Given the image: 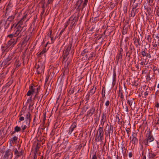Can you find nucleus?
Returning a JSON list of instances; mask_svg holds the SVG:
<instances>
[{
    "mask_svg": "<svg viewBox=\"0 0 159 159\" xmlns=\"http://www.w3.org/2000/svg\"><path fill=\"white\" fill-rule=\"evenodd\" d=\"M27 15H25L24 16L23 18L21 19L19 23L16 26H17L15 31V32L13 34L14 37L18 38H20L22 35H23V33L25 30L24 26H21L23 21L26 18Z\"/></svg>",
    "mask_w": 159,
    "mask_h": 159,
    "instance_id": "nucleus-1",
    "label": "nucleus"
},
{
    "mask_svg": "<svg viewBox=\"0 0 159 159\" xmlns=\"http://www.w3.org/2000/svg\"><path fill=\"white\" fill-rule=\"evenodd\" d=\"M132 8L131 13V16L134 17L138 13L139 8L142 2L133 1Z\"/></svg>",
    "mask_w": 159,
    "mask_h": 159,
    "instance_id": "nucleus-2",
    "label": "nucleus"
},
{
    "mask_svg": "<svg viewBox=\"0 0 159 159\" xmlns=\"http://www.w3.org/2000/svg\"><path fill=\"white\" fill-rule=\"evenodd\" d=\"M24 116L25 117V121L26 125L29 126L31 120V114L29 112H25L21 111L20 113L19 116Z\"/></svg>",
    "mask_w": 159,
    "mask_h": 159,
    "instance_id": "nucleus-3",
    "label": "nucleus"
},
{
    "mask_svg": "<svg viewBox=\"0 0 159 159\" xmlns=\"http://www.w3.org/2000/svg\"><path fill=\"white\" fill-rule=\"evenodd\" d=\"M103 129L102 127H99L97 132L96 137L98 141H102L103 139Z\"/></svg>",
    "mask_w": 159,
    "mask_h": 159,
    "instance_id": "nucleus-4",
    "label": "nucleus"
},
{
    "mask_svg": "<svg viewBox=\"0 0 159 159\" xmlns=\"http://www.w3.org/2000/svg\"><path fill=\"white\" fill-rule=\"evenodd\" d=\"M44 67L45 66L43 64L40 62L39 63L36 67L37 74H39L43 72Z\"/></svg>",
    "mask_w": 159,
    "mask_h": 159,
    "instance_id": "nucleus-5",
    "label": "nucleus"
},
{
    "mask_svg": "<svg viewBox=\"0 0 159 159\" xmlns=\"http://www.w3.org/2000/svg\"><path fill=\"white\" fill-rule=\"evenodd\" d=\"M17 39L18 38H16L11 39L7 43V46L9 47L11 45L13 46L16 43Z\"/></svg>",
    "mask_w": 159,
    "mask_h": 159,
    "instance_id": "nucleus-6",
    "label": "nucleus"
},
{
    "mask_svg": "<svg viewBox=\"0 0 159 159\" xmlns=\"http://www.w3.org/2000/svg\"><path fill=\"white\" fill-rule=\"evenodd\" d=\"M13 57V56L12 54H9L5 60L3 61V63L7 66L9 65L11 63V62H10V61L12 59Z\"/></svg>",
    "mask_w": 159,
    "mask_h": 159,
    "instance_id": "nucleus-7",
    "label": "nucleus"
},
{
    "mask_svg": "<svg viewBox=\"0 0 159 159\" xmlns=\"http://www.w3.org/2000/svg\"><path fill=\"white\" fill-rule=\"evenodd\" d=\"M122 49L121 48L119 50L118 53L116 56V61L117 63H118L119 61L121 62L122 60Z\"/></svg>",
    "mask_w": 159,
    "mask_h": 159,
    "instance_id": "nucleus-8",
    "label": "nucleus"
},
{
    "mask_svg": "<svg viewBox=\"0 0 159 159\" xmlns=\"http://www.w3.org/2000/svg\"><path fill=\"white\" fill-rule=\"evenodd\" d=\"M78 18L75 16L71 17L69 20V21L70 23V26L72 27L78 20Z\"/></svg>",
    "mask_w": 159,
    "mask_h": 159,
    "instance_id": "nucleus-9",
    "label": "nucleus"
},
{
    "mask_svg": "<svg viewBox=\"0 0 159 159\" xmlns=\"http://www.w3.org/2000/svg\"><path fill=\"white\" fill-rule=\"evenodd\" d=\"M10 155H11V157H12L13 154L11 152L10 149H9L5 152V154L3 157V159H6V158H8V156Z\"/></svg>",
    "mask_w": 159,
    "mask_h": 159,
    "instance_id": "nucleus-10",
    "label": "nucleus"
},
{
    "mask_svg": "<svg viewBox=\"0 0 159 159\" xmlns=\"http://www.w3.org/2000/svg\"><path fill=\"white\" fill-rule=\"evenodd\" d=\"M76 127V123L74 122L70 127L69 130H68V134L70 135L74 130V129Z\"/></svg>",
    "mask_w": 159,
    "mask_h": 159,
    "instance_id": "nucleus-11",
    "label": "nucleus"
},
{
    "mask_svg": "<svg viewBox=\"0 0 159 159\" xmlns=\"http://www.w3.org/2000/svg\"><path fill=\"white\" fill-rule=\"evenodd\" d=\"M136 133H134L132 134V139L131 140V142H132L134 145L137 144L138 143V140L136 137Z\"/></svg>",
    "mask_w": 159,
    "mask_h": 159,
    "instance_id": "nucleus-12",
    "label": "nucleus"
},
{
    "mask_svg": "<svg viewBox=\"0 0 159 159\" xmlns=\"http://www.w3.org/2000/svg\"><path fill=\"white\" fill-rule=\"evenodd\" d=\"M71 47V44H69L66 48V49L63 51V54H66V55H68L69 51L70 50Z\"/></svg>",
    "mask_w": 159,
    "mask_h": 159,
    "instance_id": "nucleus-13",
    "label": "nucleus"
},
{
    "mask_svg": "<svg viewBox=\"0 0 159 159\" xmlns=\"http://www.w3.org/2000/svg\"><path fill=\"white\" fill-rule=\"evenodd\" d=\"M14 16H9L7 19V20L5 24L6 25L7 24V26H6V27H8V25H9L10 22H11L14 19Z\"/></svg>",
    "mask_w": 159,
    "mask_h": 159,
    "instance_id": "nucleus-14",
    "label": "nucleus"
},
{
    "mask_svg": "<svg viewBox=\"0 0 159 159\" xmlns=\"http://www.w3.org/2000/svg\"><path fill=\"white\" fill-rule=\"evenodd\" d=\"M148 157L149 159H155L156 155L152 152H149L148 153Z\"/></svg>",
    "mask_w": 159,
    "mask_h": 159,
    "instance_id": "nucleus-15",
    "label": "nucleus"
},
{
    "mask_svg": "<svg viewBox=\"0 0 159 159\" xmlns=\"http://www.w3.org/2000/svg\"><path fill=\"white\" fill-rule=\"evenodd\" d=\"M37 87L34 86L33 84L30 85L29 87V89L33 93L34 92H35Z\"/></svg>",
    "mask_w": 159,
    "mask_h": 159,
    "instance_id": "nucleus-16",
    "label": "nucleus"
},
{
    "mask_svg": "<svg viewBox=\"0 0 159 159\" xmlns=\"http://www.w3.org/2000/svg\"><path fill=\"white\" fill-rule=\"evenodd\" d=\"M40 89V87H38L36 88V89L35 92H34V93H35V95L34 96V98H38L39 100V99L40 97H38V95L39 92V90Z\"/></svg>",
    "mask_w": 159,
    "mask_h": 159,
    "instance_id": "nucleus-17",
    "label": "nucleus"
},
{
    "mask_svg": "<svg viewBox=\"0 0 159 159\" xmlns=\"http://www.w3.org/2000/svg\"><path fill=\"white\" fill-rule=\"evenodd\" d=\"M14 151L15 155H16V158L21 155V152H19L16 148L14 149Z\"/></svg>",
    "mask_w": 159,
    "mask_h": 159,
    "instance_id": "nucleus-18",
    "label": "nucleus"
},
{
    "mask_svg": "<svg viewBox=\"0 0 159 159\" xmlns=\"http://www.w3.org/2000/svg\"><path fill=\"white\" fill-rule=\"evenodd\" d=\"M147 139H148L149 142L152 141L154 140V138L152 135H151L150 133L149 134L148 137H147Z\"/></svg>",
    "mask_w": 159,
    "mask_h": 159,
    "instance_id": "nucleus-19",
    "label": "nucleus"
},
{
    "mask_svg": "<svg viewBox=\"0 0 159 159\" xmlns=\"http://www.w3.org/2000/svg\"><path fill=\"white\" fill-rule=\"evenodd\" d=\"M119 96L120 98V100L122 102V104L123 105V102L125 100L123 93L122 92H120V93L119 92Z\"/></svg>",
    "mask_w": 159,
    "mask_h": 159,
    "instance_id": "nucleus-20",
    "label": "nucleus"
},
{
    "mask_svg": "<svg viewBox=\"0 0 159 159\" xmlns=\"http://www.w3.org/2000/svg\"><path fill=\"white\" fill-rule=\"evenodd\" d=\"M83 2V0H78L76 4V7H78L77 9H80V7Z\"/></svg>",
    "mask_w": 159,
    "mask_h": 159,
    "instance_id": "nucleus-21",
    "label": "nucleus"
},
{
    "mask_svg": "<svg viewBox=\"0 0 159 159\" xmlns=\"http://www.w3.org/2000/svg\"><path fill=\"white\" fill-rule=\"evenodd\" d=\"M134 43L136 45V47H138V44L140 45V41L139 39L135 38L134 41Z\"/></svg>",
    "mask_w": 159,
    "mask_h": 159,
    "instance_id": "nucleus-22",
    "label": "nucleus"
},
{
    "mask_svg": "<svg viewBox=\"0 0 159 159\" xmlns=\"http://www.w3.org/2000/svg\"><path fill=\"white\" fill-rule=\"evenodd\" d=\"M96 87L95 88V89L93 87L92 88L90 91V92H89V95H92L95 92L96 89Z\"/></svg>",
    "mask_w": 159,
    "mask_h": 159,
    "instance_id": "nucleus-23",
    "label": "nucleus"
},
{
    "mask_svg": "<svg viewBox=\"0 0 159 159\" xmlns=\"http://www.w3.org/2000/svg\"><path fill=\"white\" fill-rule=\"evenodd\" d=\"M134 100V99H128L127 100V103L129 104V106H131L133 103L134 104L135 102H133V101Z\"/></svg>",
    "mask_w": 159,
    "mask_h": 159,
    "instance_id": "nucleus-24",
    "label": "nucleus"
},
{
    "mask_svg": "<svg viewBox=\"0 0 159 159\" xmlns=\"http://www.w3.org/2000/svg\"><path fill=\"white\" fill-rule=\"evenodd\" d=\"M89 51L87 50L86 49H85L81 53V55L83 56L85 55V56H87V54L86 53H87Z\"/></svg>",
    "mask_w": 159,
    "mask_h": 159,
    "instance_id": "nucleus-25",
    "label": "nucleus"
},
{
    "mask_svg": "<svg viewBox=\"0 0 159 159\" xmlns=\"http://www.w3.org/2000/svg\"><path fill=\"white\" fill-rule=\"evenodd\" d=\"M21 130L20 127L16 126L14 128V130L16 132H18L20 131Z\"/></svg>",
    "mask_w": 159,
    "mask_h": 159,
    "instance_id": "nucleus-26",
    "label": "nucleus"
},
{
    "mask_svg": "<svg viewBox=\"0 0 159 159\" xmlns=\"http://www.w3.org/2000/svg\"><path fill=\"white\" fill-rule=\"evenodd\" d=\"M88 0H84V3L82 5V10H83V8L85 7V6H86L87 4V2H88Z\"/></svg>",
    "mask_w": 159,
    "mask_h": 159,
    "instance_id": "nucleus-27",
    "label": "nucleus"
},
{
    "mask_svg": "<svg viewBox=\"0 0 159 159\" xmlns=\"http://www.w3.org/2000/svg\"><path fill=\"white\" fill-rule=\"evenodd\" d=\"M18 139L17 137L16 136H14L11 138V142L12 143H14Z\"/></svg>",
    "mask_w": 159,
    "mask_h": 159,
    "instance_id": "nucleus-28",
    "label": "nucleus"
},
{
    "mask_svg": "<svg viewBox=\"0 0 159 159\" xmlns=\"http://www.w3.org/2000/svg\"><path fill=\"white\" fill-rule=\"evenodd\" d=\"M106 115L104 113L102 114V116L101 120H106Z\"/></svg>",
    "mask_w": 159,
    "mask_h": 159,
    "instance_id": "nucleus-29",
    "label": "nucleus"
},
{
    "mask_svg": "<svg viewBox=\"0 0 159 159\" xmlns=\"http://www.w3.org/2000/svg\"><path fill=\"white\" fill-rule=\"evenodd\" d=\"M31 34H29V35L28 36H26L25 39H24V41L26 42H27L29 39L30 37V35Z\"/></svg>",
    "mask_w": 159,
    "mask_h": 159,
    "instance_id": "nucleus-30",
    "label": "nucleus"
},
{
    "mask_svg": "<svg viewBox=\"0 0 159 159\" xmlns=\"http://www.w3.org/2000/svg\"><path fill=\"white\" fill-rule=\"evenodd\" d=\"M148 142L149 141L148 139L146 138L144 140L143 143L145 145H148Z\"/></svg>",
    "mask_w": 159,
    "mask_h": 159,
    "instance_id": "nucleus-31",
    "label": "nucleus"
},
{
    "mask_svg": "<svg viewBox=\"0 0 159 159\" xmlns=\"http://www.w3.org/2000/svg\"><path fill=\"white\" fill-rule=\"evenodd\" d=\"M7 48H6V47L2 46V47H1V51L2 52V53H3L4 52H5L6 51H7Z\"/></svg>",
    "mask_w": 159,
    "mask_h": 159,
    "instance_id": "nucleus-32",
    "label": "nucleus"
},
{
    "mask_svg": "<svg viewBox=\"0 0 159 159\" xmlns=\"http://www.w3.org/2000/svg\"><path fill=\"white\" fill-rule=\"evenodd\" d=\"M105 89L104 87H103L102 89V97H104L105 96Z\"/></svg>",
    "mask_w": 159,
    "mask_h": 159,
    "instance_id": "nucleus-33",
    "label": "nucleus"
},
{
    "mask_svg": "<svg viewBox=\"0 0 159 159\" xmlns=\"http://www.w3.org/2000/svg\"><path fill=\"white\" fill-rule=\"evenodd\" d=\"M113 127L112 125H111L110 126V129H109V133H110L111 132V133H113Z\"/></svg>",
    "mask_w": 159,
    "mask_h": 159,
    "instance_id": "nucleus-34",
    "label": "nucleus"
},
{
    "mask_svg": "<svg viewBox=\"0 0 159 159\" xmlns=\"http://www.w3.org/2000/svg\"><path fill=\"white\" fill-rule=\"evenodd\" d=\"M23 116H20V118H19V121L20 122L21 121H23L25 120V118Z\"/></svg>",
    "mask_w": 159,
    "mask_h": 159,
    "instance_id": "nucleus-35",
    "label": "nucleus"
},
{
    "mask_svg": "<svg viewBox=\"0 0 159 159\" xmlns=\"http://www.w3.org/2000/svg\"><path fill=\"white\" fill-rule=\"evenodd\" d=\"M141 55L143 57H144L145 56H146L147 55V53L145 52V50H144V51H142L141 52Z\"/></svg>",
    "mask_w": 159,
    "mask_h": 159,
    "instance_id": "nucleus-36",
    "label": "nucleus"
},
{
    "mask_svg": "<svg viewBox=\"0 0 159 159\" xmlns=\"http://www.w3.org/2000/svg\"><path fill=\"white\" fill-rule=\"evenodd\" d=\"M46 52V49H43L40 53L38 55L39 57H40V55Z\"/></svg>",
    "mask_w": 159,
    "mask_h": 159,
    "instance_id": "nucleus-37",
    "label": "nucleus"
},
{
    "mask_svg": "<svg viewBox=\"0 0 159 159\" xmlns=\"http://www.w3.org/2000/svg\"><path fill=\"white\" fill-rule=\"evenodd\" d=\"M33 93H32L29 89V91H28L27 93V95L28 96H30V95H31V94H33Z\"/></svg>",
    "mask_w": 159,
    "mask_h": 159,
    "instance_id": "nucleus-38",
    "label": "nucleus"
},
{
    "mask_svg": "<svg viewBox=\"0 0 159 159\" xmlns=\"http://www.w3.org/2000/svg\"><path fill=\"white\" fill-rule=\"evenodd\" d=\"M123 109L125 110V111L126 112H128V106L127 105H125V107L123 106Z\"/></svg>",
    "mask_w": 159,
    "mask_h": 159,
    "instance_id": "nucleus-39",
    "label": "nucleus"
},
{
    "mask_svg": "<svg viewBox=\"0 0 159 159\" xmlns=\"http://www.w3.org/2000/svg\"><path fill=\"white\" fill-rule=\"evenodd\" d=\"M7 38L9 37V38H10L11 39V38H14L13 34H9V35H8V36H7Z\"/></svg>",
    "mask_w": 159,
    "mask_h": 159,
    "instance_id": "nucleus-40",
    "label": "nucleus"
},
{
    "mask_svg": "<svg viewBox=\"0 0 159 159\" xmlns=\"http://www.w3.org/2000/svg\"><path fill=\"white\" fill-rule=\"evenodd\" d=\"M27 128V126L26 125H24L22 128L21 131L22 133L24 132V130Z\"/></svg>",
    "mask_w": 159,
    "mask_h": 159,
    "instance_id": "nucleus-41",
    "label": "nucleus"
},
{
    "mask_svg": "<svg viewBox=\"0 0 159 159\" xmlns=\"http://www.w3.org/2000/svg\"><path fill=\"white\" fill-rule=\"evenodd\" d=\"M125 130H126V131L127 132V134H128V135H129V133L130 132V128H127Z\"/></svg>",
    "mask_w": 159,
    "mask_h": 159,
    "instance_id": "nucleus-42",
    "label": "nucleus"
},
{
    "mask_svg": "<svg viewBox=\"0 0 159 159\" xmlns=\"http://www.w3.org/2000/svg\"><path fill=\"white\" fill-rule=\"evenodd\" d=\"M110 103V102L109 101H107L106 102L105 104L106 106L107 107L109 105Z\"/></svg>",
    "mask_w": 159,
    "mask_h": 159,
    "instance_id": "nucleus-43",
    "label": "nucleus"
},
{
    "mask_svg": "<svg viewBox=\"0 0 159 159\" xmlns=\"http://www.w3.org/2000/svg\"><path fill=\"white\" fill-rule=\"evenodd\" d=\"M101 123L100 125H101L102 126H103V125H104L105 122L106 121V120H104H104H102V121L101 120Z\"/></svg>",
    "mask_w": 159,
    "mask_h": 159,
    "instance_id": "nucleus-44",
    "label": "nucleus"
},
{
    "mask_svg": "<svg viewBox=\"0 0 159 159\" xmlns=\"http://www.w3.org/2000/svg\"><path fill=\"white\" fill-rule=\"evenodd\" d=\"M153 2V0H149L148 3L150 5H151Z\"/></svg>",
    "mask_w": 159,
    "mask_h": 159,
    "instance_id": "nucleus-45",
    "label": "nucleus"
},
{
    "mask_svg": "<svg viewBox=\"0 0 159 159\" xmlns=\"http://www.w3.org/2000/svg\"><path fill=\"white\" fill-rule=\"evenodd\" d=\"M18 61L17 62H16V63H15L16 66V67H19L20 66V63H18Z\"/></svg>",
    "mask_w": 159,
    "mask_h": 159,
    "instance_id": "nucleus-46",
    "label": "nucleus"
},
{
    "mask_svg": "<svg viewBox=\"0 0 159 159\" xmlns=\"http://www.w3.org/2000/svg\"><path fill=\"white\" fill-rule=\"evenodd\" d=\"M51 34H52V31L51 30L50 31V37L51 38V40L52 41H53L54 40V39L53 37H51Z\"/></svg>",
    "mask_w": 159,
    "mask_h": 159,
    "instance_id": "nucleus-47",
    "label": "nucleus"
},
{
    "mask_svg": "<svg viewBox=\"0 0 159 159\" xmlns=\"http://www.w3.org/2000/svg\"><path fill=\"white\" fill-rule=\"evenodd\" d=\"M90 56L89 57V58H91L95 56L94 55V53L93 52H92L91 54H90Z\"/></svg>",
    "mask_w": 159,
    "mask_h": 159,
    "instance_id": "nucleus-48",
    "label": "nucleus"
},
{
    "mask_svg": "<svg viewBox=\"0 0 159 159\" xmlns=\"http://www.w3.org/2000/svg\"><path fill=\"white\" fill-rule=\"evenodd\" d=\"M146 57H148L149 58H151V55H150V54L149 53H147V55H146Z\"/></svg>",
    "mask_w": 159,
    "mask_h": 159,
    "instance_id": "nucleus-49",
    "label": "nucleus"
},
{
    "mask_svg": "<svg viewBox=\"0 0 159 159\" xmlns=\"http://www.w3.org/2000/svg\"><path fill=\"white\" fill-rule=\"evenodd\" d=\"M92 159H97L96 154L93 155L92 157Z\"/></svg>",
    "mask_w": 159,
    "mask_h": 159,
    "instance_id": "nucleus-50",
    "label": "nucleus"
},
{
    "mask_svg": "<svg viewBox=\"0 0 159 159\" xmlns=\"http://www.w3.org/2000/svg\"><path fill=\"white\" fill-rule=\"evenodd\" d=\"M126 33H127V31H126V30H124V29H123V31L122 32V34H126Z\"/></svg>",
    "mask_w": 159,
    "mask_h": 159,
    "instance_id": "nucleus-51",
    "label": "nucleus"
},
{
    "mask_svg": "<svg viewBox=\"0 0 159 159\" xmlns=\"http://www.w3.org/2000/svg\"><path fill=\"white\" fill-rule=\"evenodd\" d=\"M63 54V59H64V60L65 59L66 57H67L68 55H66V54Z\"/></svg>",
    "mask_w": 159,
    "mask_h": 159,
    "instance_id": "nucleus-52",
    "label": "nucleus"
},
{
    "mask_svg": "<svg viewBox=\"0 0 159 159\" xmlns=\"http://www.w3.org/2000/svg\"><path fill=\"white\" fill-rule=\"evenodd\" d=\"M53 0H48V4H49L51 3Z\"/></svg>",
    "mask_w": 159,
    "mask_h": 159,
    "instance_id": "nucleus-53",
    "label": "nucleus"
},
{
    "mask_svg": "<svg viewBox=\"0 0 159 159\" xmlns=\"http://www.w3.org/2000/svg\"><path fill=\"white\" fill-rule=\"evenodd\" d=\"M155 106L157 108L159 107V103L158 102H157L155 104Z\"/></svg>",
    "mask_w": 159,
    "mask_h": 159,
    "instance_id": "nucleus-54",
    "label": "nucleus"
},
{
    "mask_svg": "<svg viewBox=\"0 0 159 159\" xmlns=\"http://www.w3.org/2000/svg\"><path fill=\"white\" fill-rule=\"evenodd\" d=\"M129 157L130 158H131L132 157V153L130 152V153H129Z\"/></svg>",
    "mask_w": 159,
    "mask_h": 159,
    "instance_id": "nucleus-55",
    "label": "nucleus"
},
{
    "mask_svg": "<svg viewBox=\"0 0 159 159\" xmlns=\"http://www.w3.org/2000/svg\"><path fill=\"white\" fill-rule=\"evenodd\" d=\"M157 15L158 16H159V7L157 9Z\"/></svg>",
    "mask_w": 159,
    "mask_h": 159,
    "instance_id": "nucleus-56",
    "label": "nucleus"
},
{
    "mask_svg": "<svg viewBox=\"0 0 159 159\" xmlns=\"http://www.w3.org/2000/svg\"><path fill=\"white\" fill-rule=\"evenodd\" d=\"M153 47L154 48H156L157 47V44L156 43H154L153 45Z\"/></svg>",
    "mask_w": 159,
    "mask_h": 159,
    "instance_id": "nucleus-57",
    "label": "nucleus"
},
{
    "mask_svg": "<svg viewBox=\"0 0 159 159\" xmlns=\"http://www.w3.org/2000/svg\"><path fill=\"white\" fill-rule=\"evenodd\" d=\"M16 132L15 131V130L14 131H12L11 133V135H12L13 134H14V133H15Z\"/></svg>",
    "mask_w": 159,
    "mask_h": 159,
    "instance_id": "nucleus-58",
    "label": "nucleus"
},
{
    "mask_svg": "<svg viewBox=\"0 0 159 159\" xmlns=\"http://www.w3.org/2000/svg\"><path fill=\"white\" fill-rule=\"evenodd\" d=\"M68 25H69V22H68L67 21L66 22V25L65 26V28H66L67 26Z\"/></svg>",
    "mask_w": 159,
    "mask_h": 159,
    "instance_id": "nucleus-59",
    "label": "nucleus"
},
{
    "mask_svg": "<svg viewBox=\"0 0 159 159\" xmlns=\"http://www.w3.org/2000/svg\"><path fill=\"white\" fill-rule=\"evenodd\" d=\"M133 1L142 2V0H133Z\"/></svg>",
    "mask_w": 159,
    "mask_h": 159,
    "instance_id": "nucleus-60",
    "label": "nucleus"
},
{
    "mask_svg": "<svg viewBox=\"0 0 159 159\" xmlns=\"http://www.w3.org/2000/svg\"><path fill=\"white\" fill-rule=\"evenodd\" d=\"M140 64H141V65H143L144 64L143 61H142L141 62V63H140Z\"/></svg>",
    "mask_w": 159,
    "mask_h": 159,
    "instance_id": "nucleus-61",
    "label": "nucleus"
},
{
    "mask_svg": "<svg viewBox=\"0 0 159 159\" xmlns=\"http://www.w3.org/2000/svg\"><path fill=\"white\" fill-rule=\"evenodd\" d=\"M33 106V105H31V104H30V105H29V109H30V107L31 106Z\"/></svg>",
    "mask_w": 159,
    "mask_h": 159,
    "instance_id": "nucleus-62",
    "label": "nucleus"
},
{
    "mask_svg": "<svg viewBox=\"0 0 159 159\" xmlns=\"http://www.w3.org/2000/svg\"><path fill=\"white\" fill-rule=\"evenodd\" d=\"M159 123V119L158 118L157 120V123H156L157 124H158Z\"/></svg>",
    "mask_w": 159,
    "mask_h": 159,
    "instance_id": "nucleus-63",
    "label": "nucleus"
},
{
    "mask_svg": "<svg viewBox=\"0 0 159 159\" xmlns=\"http://www.w3.org/2000/svg\"><path fill=\"white\" fill-rule=\"evenodd\" d=\"M142 159H146V157L145 155L143 156Z\"/></svg>",
    "mask_w": 159,
    "mask_h": 159,
    "instance_id": "nucleus-64",
    "label": "nucleus"
}]
</instances>
